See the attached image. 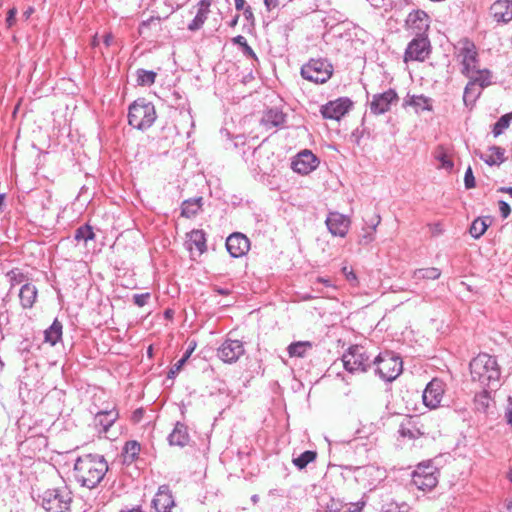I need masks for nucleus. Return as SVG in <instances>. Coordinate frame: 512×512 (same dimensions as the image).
Here are the masks:
<instances>
[{"mask_svg": "<svg viewBox=\"0 0 512 512\" xmlns=\"http://www.w3.org/2000/svg\"><path fill=\"white\" fill-rule=\"evenodd\" d=\"M505 419L507 421V424L511 425L512 427V397H509L507 400Z\"/></svg>", "mask_w": 512, "mask_h": 512, "instance_id": "47", "label": "nucleus"}, {"mask_svg": "<svg viewBox=\"0 0 512 512\" xmlns=\"http://www.w3.org/2000/svg\"><path fill=\"white\" fill-rule=\"evenodd\" d=\"M430 53V42L427 37L418 36L414 38L407 46L404 60L424 61Z\"/></svg>", "mask_w": 512, "mask_h": 512, "instance_id": "9", "label": "nucleus"}, {"mask_svg": "<svg viewBox=\"0 0 512 512\" xmlns=\"http://www.w3.org/2000/svg\"><path fill=\"white\" fill-rule=\"evenodd\" d=\"M123 452L125 461L132 462L140 452V444L137 441H128L123 448Z\"/></svg>", "mask_w": 512, "mask_h": 512, "instance_id": "36", "label": "nucleus"}, {"mask_svg": "<svg viewBox=\"0 0 512 512\" xmlns=\"http://www.w3.org/2000/svg\"><path fill=\"white\" fill-rule=\"evenodd\" d=\"M155 107L144 98L137 99L129 106L128 122L141 131L150 128L156 120Z\"/></svg>", "mask_w": 512, "mask_h": 512, "instance_id": "4", "label": "nucleus"}, {"mask_svg": "<svg viewBox=\"0 0 512 512\" xmlns=\"http://www.w3.org/2000/svg\"><path fill=\"white\" fill-rule=\"evenodd\" d=\"M202 206V197L185 200L181 206V214L187 218L195 216Z\"/></svg>", "mask_w": 512, "mask_h": 512, "instance_id": "28", "label": "nucleus"}, {"mask_svg": "<svg viewBox=\"0 0 512 512\" xmlns=\"http://www.w3.org/2000/svg\"><path fill=\"white\" fill-rule=\"evenodd\" d=\"M301 76L316 84L327 82L333 74V66L326 59H311L301 67Z\"/></svg>", "mask_w": 512, "mask_h": 512, "instance_id": "6", "label": "nucleus"}, {"mask_svg": "<svg viewBox=\"0 0 512 512\" xmlns=\"http://www.w3.org/2000/svg\"><path fill=\"white\" fill-rule=\"evenodd\" d=\"M226 248L232 257L239 258L249 251L250 241L244 234L236 232L227 238Z\"/></svg>", "mask_w": 512, "mask_h": 512, "instance_id": "15", "label": "nucleus"}, {"mask_svg": "<svg viewBox=\"0 0 512 512\" xmlns=\"http://www.w3.org/2000/svg\"><path fill=\"white\" fill-rule=\"evenodd\" d=\"M316 456L315 451L307 450L298 457L293 458L292 462L298 469H304L309 463L316 459Z\"/></svg>", "mask_w": 512, "mask_h": 512, "instance_id": "35", "label": "nucleus"}, {"mask_svg": "<svg viewBox=\"0 0 512 512\" xmlns=\"http://www.w3.org/2000/svg\"><path fill=\"white\" fill-rule=\"evenodd\" d=\"M245 352L242 341L226 339L218 348V357L225 363L236 362Z\"/></svg>", "mask_w": 512, "mask_h": 512, "instance_id": "12", "label": "nucleus"}, {"mask_svg": "<svg viewBox=\"0 0 512 512\" xmlns=\"http://www.w3.org/2000/svg\"><path fill=\"white\" fill-rule=\"evenodd\" d=\"M264 3L268 10H272L279 6L280 0H264Z\"/></svg>", "mask_w": 512, "mask_h": 512, "instance_id": "50", "label": "nucleus"}, {"mask_svg": "<svg viewBox=\"0 0 512 512\" xmlns=\"http://www.w3.org/2000/svg\"><path fill=\"white\" fill-rule=\"evenodd\" d=\"M352 101L349 98H338L321 107V114L325 119L339 120L351 108Z\"/></svg>", "mask_w": 512, "mask_h": 512, "instance_id": "11", "label": "nucleus"}, {"mask_svg": "<svg viewBox=\"0 0 512 512\" xmlns=\"http://www.w3.org/2000/svg\"><path fill=\"white\" fill-rule=\"evenodd\" d=\"M375 219L376 221L372 223L371 227L363 229L364 233L360 238V244L367 245L374 240V232L377 225L380 223V216L377 215Z\"/></svg>", "mask_w": 512, "mask_h": 512, "instance_id": "40", "label": "nucleus"}, {"mask_svg": "<svg viewBox=\"0 0 512 512\" xmlns=\"http://www.w3.org/2000/svg\"><path fill=\"white\" fill-rule=\"evenodd\" d=\"M459 56L462 57V73L468 77L471 73H474L476 69L477 52L475 45L469 41H465Z\"/></svg>", "mask_w": 512, "mask_h": 512, "instance_id": "16", "label": "nucleus"}, {"mask_svg": "<svg viewBox=\"0 0 512 512\" xmlns=\"http://www.w3.org/2000/svg\"><path fill=\"white\" fill-rule=\"evenodd\" d=\"M507 478L509 479L510 482H512V468L509 470Z\"/></svg>", "mask_w": 512, "mask_h": 512, "instance_id": "64", "label": "nucleus"}, {"mask_svg": "<svg viewBox=\"0 0 512 512\" xmlns=\"http://www.w3.org/2000/svg\"><path fill=\"white\" fill-rule=\"evenodd\" d=\"M472 82L478 85L480 88H485L492 84V74L489 70H477L468 76Z\"/></svg>", "mask_w": 512, "mask_h": 512, "instance_id": "27", "label": "nucleus"}, {"mask_svg": "<svg viewBox=\"0 0 512 512\" xmlns=\"http://www.w3.org/2000/svg\"><path fill=\"white\" fill-rule=\"evenodd\" d=\"M481 89L471 80L467 83L464 93H463V101L466 106L472 105L475 103L476 99L481 94Z\"/></svg>", "mask_w": 512, "mask_h": 512, "instance_id": "30", "label": "nucleus"}, {"mask_svg": "<svg viewBox=\"0 0 512 512\" xmlns=\"http://www.w3.org/2000/svg\"><path fill=\"white\" fill-rule=\"evenodd\" d=\"M489 154L483 155L481 158L487 163L488 165H499L502 162H504V153L505 150L499 146H492L489 149Z\"/></svg>", "mask_w": 512, "mask_h": 512, "instance_id": "29", "label": "nucleus"}, {"mask_svg": "<svg viewBox=\"0 0 512 512\" xmlns=\"http://www.w3.org/2000/svg\"><path fill=\"white\" fill-rule=\"evenodd\" d=\"M435 158L440 162V167L446 170H451L454 166L453 162L447 156L446 152L440 148L437 150Z\"/></svg>", "mask_w": 512, "mask_h": 512, "instance_id": "42", "label": "nucleus"}, {"mask_svg": "<svg viewBox=\"0 0 512 512\" xmlns=\"http://www.w3.org/2000/svg\"><path fill=\"white\" fill-rule=\"evenodd\" d=\"M188 247L190 250L195 247L200 254L206 251V238L203 230H192L188 234Z\"/></svg>", "mask_w": 512, "mask_h": 512, "instance_id": "25", "label": "nucleus"}, {"mask_svg": "<svg viewBox=\"0 0 512 512\" xmlns=\"http://www.w3.org/2000/svg\"><path fill=\"white\" fill-rule=\"evenodd\" d=\"M375 374L380 379L391 382L395 380L402 372V360L392 352L380 353L373 361Z\"/></svg>", "mask_w": 512, "mask_h": 512, "instance_id": "5", "label": "nucleus"}, {"mask_svg": "<svg viewBox=\"0 0 512 512\" xmlns=\"http://www.w3.org/2000/svg\"><path fill=\"white\" fill-rule=\"evenodd\" d=\"M390 512H393V511H390ZM394 512H409V511H408V507L406 505H402V506H396L394 508Z\"/></svg>", "mask_w": 512, "mask_h": 512, "instance_id": "56", "label": "nucleus"}, {"mask_svg": "<svg viewBox=\"0 0 512 512\" xmlns=\"http://www.w3.org/2000/svg\"><path fill=\"white\" fill-rule=\"evenodd\" d=\"M512 120V112L501 116L498 121L493 126V134L495 137L501 135L505 129H507L510 125V121Z\"/></svg>", "mask_w": 512, "mask_h": 512, "instance_id": "38", "label": "nucleus"}, {"mask_svg": "<svg viewBox=\"0 0 512 512\" xmlns=\"http://www.w3.org/2000/svg\"><path fill=\"white\" fill-rule=\"evenodd\" d=\"M285 118L286 116L282 111L270 109L264 114L262 123L267 128H276L284 124Z\"/></svg>", "mask_w": 512, "mask_h": 512, "instance_id": "24", "label": "nucleus"}, {"mask_svg": "<svg viewBox=\"0 0 512 512\" xmlns=\"http://www.w3.org/2000/svg\"><path fill=\"white\" fill-rule=\"evenodd\" d=\"M398 96L393 89L383 93L375 94L370 103V110L373 114L380 115L390 110L391 105L397 102Z\"/></svg>", "mask_w": 512, "mask_h": 512, "instance_id": "14", "label": "nucleus"}, {"mask_svg": "<svg viewBox=\"0 0 512 512\" xmlns=\"http://www.w3.org/2000/svg\"><path fill=\"white\" fill-rule=\"evenodd\" d=\"M74 237L77 241L83 240L86 242L88 240L94 239L95 234L92 227L88 224H85L76 229Z\"/></svg>", "mask_w": 512, "mask_h": 512, "instance_id": "39", "label": "nucleus"}, {"mask_svg": "<svg viewBox=\"0 0 512 512\" xmlns=\"http://www.w3.org/2000/svg\"><path fill=\"white\" fill-rule=\"evenodd\" d=\"M75 478L83 487L95 488L108 471V464L103 456L86 454L78 457L74 465Z\"/></svg>", "mask_w": 512, "mask_h": 512, "instance_id": "1", "label": "nucleus"}, {"mask_svg": "<svg viewBox=\"0 0 512 512\" xmlns=\"http://www.w3.org/2000/svg\"><path fill=\"white\" fill-rule=\"evenodd\" d=\"M118 418L119 413L116 409L103 410L95 414L93 424L99 433H107Z\"/></svg>", "mask_w": 512, "mask_h": 512, "instance_id": "18", "label": "nucleus"}, {"mask_svg": "<svg viewBox=\"0 0 512 512\" xmlns=\"http://www.w3.org/2000/svg\"><path fill=\"white\" fill-rule=\"evenodd\" d=\"M243 53L248 56V57H251V58H256V54L255 52L253 51V49L247 44H245V46L243 47Z\"/></svg>", "mask_w": 512, "mask_h": 512, "instance_id": "53", "label": "nucleus"}, {"mask_svg": "<svg viewBox=\"0 0 512 512\" xmlns=\"http://www.w3.org/2000/svg\"><path fill=\"white\" fill-rule=\"evenodd\" d=\"M121 512H142V510L139 507H136V508H132L130 510L121 511Z\"/></svg>", "mask_w": 512, "mask_h": 512, "instance_id": "62", "label": "nucleus"}, {"mask_svg": "<svg viewBox=\"0 0 512 512\" xmlns=\"http://www.w3.org/2000/svg\"><path fill=\"white\" fill-rule=\"evenodd\" d=\"M470 372L474 381L493 388L499 382L500 369L493 356L482 353L470 362Z\"/></svg>", "mask_w": 512, "mask_h": 512, "instance_id": "2", "label": "nucleus"}, {"mask_svg": "<svg viewBox=\"0 0 512 512\" xmlns=\"http://www.w3.org/2000/svg\"><path fill=\"white\" fill-rule=\"evenodd\" d=\"M371 6L375 8H384L385 10L388 7H391L394 0H367Z\"/></svg>", "mask_w": 512, "mask_h": 512, "instance_id": "44", "label": "nucleus"}, {"mask_svg": "<svg viewBox=\"0 0 512 512\" xmlns=\"http://www.w3.org/2000/svg\"><path fill=\"white\" fill-rule=\"evenodd\" d=\"M243 14H244V17L249 21V20H253L254 19V15H253V11H252V8L250 6H246L244 9H243Z\"/></svg>", "mask_w": 512, "mask_h": 512, "instance_id": "52", "label": "nucleus"}, {"mask_svg": "<svg viewBox=\"0 0 512 512\" xmlns=\"http://www.w3.org/2000/svg\"><path fill=\"white\" fill-rule=\"evenodd\" d=\"M499 211L503 218H507L511 213V208L509 204L503 200L499 201Z\"/></svg>", "mask_w": 512, "mask_h": 512, "instance_id": "46", "label": "nucleus"}, {"mask_svg": "<svg viewBox=\"0 0 512 512\" xmlns=\"http://www.w3.org/2000/svg\"><path fill=\"white\" fill-rule=\"evenodd\" d=\"M45 342L50 343L52 346L56 345V343L62 337V324L60 321L55 319L52 325L45 330L44 332Z\"/></svg>", "mask_w": 512, "mask_h": 512, "instance_id": "26", "label": "nucleus"}, {"mask_svg": "<svg viewBox=\"0 0 512 512\" xmlns=\"http://www.w3.org/2000/svg\"><path fill=\"white\" fill-rule=\"evenodd\" d=\"M239 17H240V16H239L238 14H237V15H235V16L231 19V21L229 22V26H230V27H235V26L238 24Z\"/></svg>", "mask_w": 512, "mask_h": 512, "instance_id": "57", "label": "nucleus"}, {"mask_svg": "<svg viewBox=\"0 0 512 512\" xmlns=\"http://www.w3.org/2000/svg\"><path fill=\"white\" fill-rule=\"evenodd\" d=\"M38 295V290L32 283H24L19 291L20 304L23 309L33 307Z\"/></svg>", "mask_w": 512, "mask_h": 512, "instance_id": "22", "label": "nucleus"}, {"mask_svg": "<svg viewBox=\"0 0 512 512\" xmlns=\"http://www.w3.org/2000/svg\"><path fill=\"white\" fill-rule=\"evenodd\" d=\"M212 4L211 0H200L197 4L198 10L196 16L188 25V29L190 31L199 30L203 24L205 23L208 14L210 12V6Z\"/></svg>", "mask_w": 512, "mask_h": 512, "instance_id": "21", "label": "nucleus"}, {"mask_svg": "<svg viewBox=\"0 0 512 512\" xmlns=\"http://www.w3.org/2000/svg\"><path fill=\"white\" fill-rule=\"evenodd\" d=\"M149 298H150L149 293L135 294L133 296V301L137 306L142 307L147 303Z\"/></svg>", "mask_w": 512, "mask_h": 512, "instance_id": "45", "label": "nucleus"}, {"mask_svg": "<svg viewBox=\"0 0 512 512\" xmlns=\"http://www.w3.org/2000/svg\"><path fill=\"white\" fill-rule=\"evenodd\" d=\"M152 504L156 512H171L175 503L167 486L163 485L159 487Z\"/></svg>", "mask_w": 512, "mask_h": 512, "instance_id": "19", "label": "nucleus"}, {"mask_svg": "<svg viewBox=\"0 0 512 512\" xmlns=\"http://www.w3.org/2000/svg\"><path fill=\"white\" fill-rule=\"evenodd\" d=\"M412 483L419 490H432L438 483L436 468L431 465H418L416 470L412 473Z\"/></svg>", "mask_w": 512, "mask_h": 512, "instance_id": "8", "label": "nucleus"}, {"mask_svg": "<svg viewBox=\"0 0 512 512\" xmlns=\"http://www.w3.org/2000/svg\"><path fill=\"white\" fill-rule=\"evenodd\" d=\"M500 192L508 193L512 197V187H501Z\"/></svg>", "mask_w": 512, "mask_h": 512, "instance_id": "59", "label": "nucleus"}, {"mask_svg": "<svg viewBox=\"0 0 512 512\" xmlns=\"http://www.w3.org/2000/svg\"><path fill=\"white\" fill-rule=\"evenodd\" d=\"M217 292H218L219 294H222V295H226V294H228V290H226V289H217Z\"/></svg>", "mask_w": 512, "mask_h": 512, "instance_id": "63", "label": "nucleus"}, {"mask_svg": "<svg viewBox=\"0 0 512 512\" xmlns=\"http://www.w3.org/2000/svg\"><path fill=\"white\" fill-rule=\"evenodd\" d=\"M404 104L414 107L416 112H418L419 110H430L431 109L430 100L423 95L407 96V98L404 101Z\"/></svg>", "mask_w": 512, "mask_h": 512, "instance_id": "31", "label": "nucleus"}, {"mask_svg": "<svg viewBox=\"0 0 512 512\" xmlns=\"http://www.w3.org/2000/svg\"><path fill=\"white\" fill-rule=\"evenodd\" d=\"M170 445L184 447L189 441V434L187 427L180 422H177L173 431L168 436Z\"/></svg>", "mask_w": 512, "mask_h": 512, "instance_id": "23", "label": "nucleus"}, {"mask_svg": "<svg viewBox=\"0 0 512 512\" xmlns=\"http://www.w3.org/2000/svg\"><path fill=\"white\" fill-rule=\"evenodd\" d=\"M488 226L486 219L477 218L472 222L469 232L473 238L478 239L486 232Z\"/></svg>", "mask_w": 512, "mask_h": 512, "instance_id": "34", "label": "nucleus"}, {"mask_svg": "<svg viewBox=\"0 0 512 512\" xmlns=\"http://www.w3.org/2000/svg\"><path fill=\"white\" fill-rule=\"evenodd\" d=\"M497 22L508 23L512 20V3L509 0H497L490 7Z\"/></svg>", "mask_w": 512, "mask_h": 512, "instance_id": "20", "label": "nucleus"}, {"mask_svg": "<svg viewBox=\"0 0 512 512\" xmlns=\"http://www.w3.org/2000/svg\"><path fill=\"white\" fill-rule=\"evenodd\" d=\"M16 14H17V9L16 8H12L8 11V14H7V18H6V22H7V25L9 27H11L12 25H14L15 23V19H16Z\"/></svg>", "mask_w": 512, "mask_h": 512, "instance_id": "49", "label": "nucleus"}, {"mask_svg": "<svg viewBox=\"0 0 512 512\" xmlns=\"http://www.w3.org/2000/svg\"><path fill=\"white\" fill-rule=\"evenodd\" d=\"M36 501L46 512H71L73 496L67 486H62L45 490Z\"/></svg>", "mask_w": 512, "mask_h": 512, "instance_id": "3", "label": "nucleus"}, {"mask_svg": "<svg viewBox=\"0 0 512 512\" xmlns=\"http://www.w3.org/2000/svg\"><path fill=\"white\" fill-rule=\"evenodd\" d=\"M441 275V271L438 268L430 267V268H423V269H417L413 273V278L416 280L421 279H438Z\"/></svg>", "mask_w": 512, "mask_h": 512, "instance_id": "33", "label": "nucleus"}, {"mask_svg": "<svg viewBox=\"0 0 512 512\" xmlns=\"http://www.w3.org/2000/svg\"><path fill=\"white\" fill-rule=\"evenodd\" d=\"M311 347L312 344L309 341L294 342L288 346V353L290 357H303Z\"/></svg>", "mask_w": 512, "mask_h": 512, "instance_id": "32", "label": "nucleus"}, {"mask_svg": "<svg viewBox=\"0 0 512 512\" xmlns=\"http://www.w3.org/2000/svg\"><path fill=\"white\" fill-rule=\"evenodd\" d=\"M156 73L144 69L137 71V83L141 86H150L155 82Z\"/></svg>", "mask_w": 512, "mask_h": 512, "instance_id": "37", "label": "nucleus"}, {"mask_svg": "<svg viewBox=\"0 0 512 512\" xmlns=\"http://www.w3.org/2000/svg\"><path fill=\"white\" fill-rule=\"evenodd\" d=\"M233 43L241 46L242 48L247 44V40L244 36L238 35L233 38Z\"/></svg>", "mask_w": 512, "mask_h": 512, "instance_id": "51", "label": "nucleus"}, {"mask_svg": "<svg viewBox=\"0 0 512 512\" xmlns=\"http://www.w3.org/2000/svg\"><path fill=\"white\" fill-rule=\"evenodd\" d=\"M141 416H142V410H141V409H138V410H136V411L134 412V414H133V419H134L135 421H138V420L141 418Z\"/></svg>", "mask_w": 512, "mask_h": 512, "instance_id": "58", "label": "nucleus"}, {"mask_svg": "<svg viewBox=\"0 0 512 512\" xmlns=\"http://www.w3.org/2000/svg\"><path fill=\"white\" fill-rule=\"evenodd\" d=\"M235 8L238 11H241L245 8V0H234Z\"/></svg>", "mask_w": 512, "mask_h": 512, "instance_id": "55", "label": "nucleus"}, {"mask_svg": "<svg viewBox=\"0 0 512 512\" xmlns=\"http://www.w3.org/2000/svg\"><path fill=\"white\" fill-rule=\"evenodd\" d=\"M318 164V158L310 150H304L294 158L291 168L299 174L306 175L315 170Z\"/></svg>", "mask_w": 512, "mask_h": 512, "instance_id": "13", "label": "nucleus"}, {"mask_svg": "<svg viewBox=\"0 0 512 512\" xmlns=\"http://www.w3.org/2000/svg\"><path fill=\"white\" fill-rule=\"evenodd\" d=\"M7 277L9 278L12 287L22 283H28V277L19 268H14L9 271L7 273Z\"/></svg>", "mask_w": 512, "mask_h": 512, "instance_id": "41", "label": "nucleus"}, {"mask_svg": "<svg viewBox=\"0 0 512 512\" xmlns=\"http://www.w3.org/2000/svg\"><path fill=\"white\" fill-rule=\"evenodd\" d=\"M34 12V9L32 7H29L24 13H23V16L25 17V19H28L31 14Z\"/></svg>", "mask_w": 512, "mask_h": 512, "instance_id": "60", "label": "nucleus"}, {"mask_svg": "<svg viewBox=\"0 0 512 512\" xmlns=\"http://www.w3.org/2000/svg\"><path fill=\"white\" fill-rule=\"evenodd\" d=\"M5 194H0V211L4 210Z\"/></svg>", "mask_w": 512, "mask_h": 512, "instance_id": "61", "label": "nucleus"}, {"mask_svg": "<svg viewBox=\"0 0 512 512\" xmlns=\"http://www.w3.org/2000/svg\"><path fill=\"white\" fill-rule=\"evenodd\" d=\"M326 225L334 236L344 237L350 226V219L340 213H330Z\"/></svg>", "mask_w": 512, "mask_h": 512, "instance_id": "17", "label": "nucleus"}, {"mask_svg": "<svg viewBox=\"0 0 512 512\" xmlns=\"http://www.w3.org/2000/svg\"><path fill=\"white\" fill-rule=\"evenodd\" d=\"M189 357V352H187L176 364H174V366L171 368L169 374H175L177 373L182 365L185 363V361L187 360V358Z\"/></svg>", "mask_w": 512, "mask_h": 512, "instance_id": "48", "label": "nucleus"}, {"mask_svg": "<svg viewBox=\"0 0 512 512\" xmlns=\"http://www.w3.org/2000/svg\"><path fill=\"white\" fill-rule=\"evenodd\" d=\"M444 382L438 378L432 379L423 391V403L430 409L437 408L444 394Z\"/></svg>", "mask_w": 512, "mask_h": 512, "instance_id": "10", "label": "nucleus"}, {"mask_svg": "<svg viewBox=\"0 0 512 512\" xmlns=\"http://www.w3.org/2000/svg\"><path fill=\"white\" fill-rule=\"evenodd\" d=\"M344 368L351 373L365 372L372 362L362 346H352L342 356Z\"/></svg>", "mask_w": 512, "mask_h": 512, "instance_id": "7", "label": "nucleus"}, {"mask_svg": "<svg viewBox=\"0 0 512 512\" xmlns=\"http://www.w3.org/2000/svg\"><path fill=\"white\" fill-rule=\"evenodd\" d=\"M113 40H114V37L111 33H107L105 36H104V44L105 46L109 47L112 43H113Z\"/></svg>", "mask_w": 512, "mask_h": 512, "instance_id": "54", "label": "nucleus"}, {"mask_svg": "<svg viewBox=\"0 0 512 512\" xmlns=\"http://www.w3.org/2000/svg\"><path fill=\"white\" fill-rule=\"evenodd\" d=\"M464 184L466 189H471L475 187V178L473 175L472 168L469 166L465 172L464 176Z\"/></svg>", "mask_w": 512, "mask_h": 512, "instance_id": "43", "label": "nucleus"}]
</instances>
